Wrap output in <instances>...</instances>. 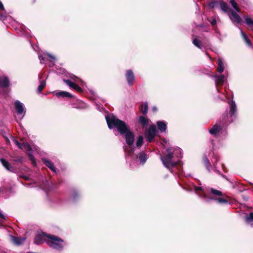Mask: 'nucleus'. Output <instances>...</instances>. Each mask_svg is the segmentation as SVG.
<instances>
[{
  "mask_svg": "<svg viewBox=\"0 0 253 253\" xmlns=\"http://www.w3.org/2000/svg\"><path fill=\"white\" fill-rule=\"evenodd\" d=\"M105 119L110 129L115 127L121 134L125 135L127 144V146L124 147L126 156H131L134 150L133 147L134 136L133 133L130 131L128 126L124 122L118 119L111 114L106 115Z\"/></svg>",
  "mask_w": 253,
  "mask_h": 253,
  "instance_id": "obj_1",
  "label": "nucleus"
},
{
  "mask_svg": "<svg viewBox=\"0 0 253 253\" xmlns=\"http://www.w3.org/2000/svg\"><path fill=\"white\" fill-rule=\"evenodd\" d=\"M182 150L178 147L168 148L165 154V157L161 156V159L165 167L170 169L171 168L176 165L181 166V162L179 160L174 161L175 157L181 158L182 157Z\"/></svg>",
  "mask_w": 253,
  "mask_h": 253,
  "instance_id": "obj_2",
  "label": "nucleus"
},
{
  "mask_svg": "<svg viewBox=\"0 0 253 253\" xmlns=\"http://www.w3.org/2000/svg\"><path fill=\"white\" fill-rule=\"evenodd\" d=\"M47 237L48 238L46 241L47 244L54 249L61 250L65 245L64 241L57 236L49 235Z\"/></svg>",
  "mask_w": 253,
  "mask_h": 253,
  "instance_id": "obj_3",
  "label": "nucleus"
},
{
  "mask_svg": "<svg viewBox=\"0 0 253 253\" xmlns=\"http://www.w3.org/2000/svg\"><path fill=\"white\" fill-rule=\"evenodd\" d=\"M227 118L228 116L224 117L223 118V121L224 123L220 122L216 124L211 129H210V133L214 135H217L222 133L226 129L225 124L227 122Z\"/></svg>",
  "mask_w": 253,
  "mask_h": 253,
  "instance_id": "obj_4",
  "label": "nucleus"
},
{
  "mask_svg": "<svg viewBox=\"0 0 253 253\" xmlns=\"http://www.w3.org/2000/svg\"><path fill=\"white\" fill-rule=\"evenodd\" d=\"M14 106L17 114L22 115L20 118V119L21 120L25 115L26 112L23 103L18 100L14 102Z\"/></svg>",
  "mask_w": 253,
  "mask_h": 253,
  "instance_id": "obj_5",
  "label": "nucleus"
},
{
  "mask_svg": "<svg viewBox=\"0 0 253 253\" xmlns=\"http://www.w3.org/2000/svg\"><path fill=\"white\" fill-rule=\"evenodd\" d=\"M156 129L155 125L150 126L148 130L146 132V137L149 142H151L156 135Z\"/></svg>",
  "mask_w": 253,
  "mask_h": 253,
  "instance_id": "obj_6",
  "label": "nucleus"
},
{
  "mask_svg": "<svg viewBox=\"0 0 253 253\" xmlns=\"http://www.w3.org/2000/svg\"><path fill=\"white\" fill-rule=\"evenodd\" d=\"M46 236V235L43 232L37 233L34 239L35 243L37 245H40L42 244L44 242H46L47 240H46L45 239Z\"/></svg>",
  "mask_w": 253,
  "mask_h": 253,
  "instance_id": "obj_7",
  "label": "nucleus"
},
{
  "mask_svg": "<svg viewBox=\"0 0 253 253\" xmlns=\"http://www.w3.org/2000/svg\"><path fill=\"white\" fill-rule=\"evenodd\" d=\"M230 13L229 14V16L233 22L238 24L242 22V18L237 13L232 10H230Z\"/></svg>",
  "mask_w": 253,
  "mask_h": 253,
  "instance_id": "obj_8",
  "label": "nucleus"
},
{
  "mask_svg": "<svg viewBox=\"0 0 253 253\" xmlns=\"http://www.w3.org/2000/svg\"><path fill=\"white\" fill-rule=\"evenodd\" d=\"M126 77L128 84L129 85H132L135 80L134 75L132 70H127L126 74Z\"/></svg>",
  "mask_w": 253,
  "mask_h": 253,
  "instance_id": "obj_9",
  "label": "nucleus"
},
{
  "mask_svg": "<svg viewBox=\"0 0 253 253\" xmlns=\"http://www.w3.org/2000/svg\"><path fill=\"white\" fill-rule=\"evenodd\" d=\"M215 78V83L216 85H222L225 80H226V77L224 75H216L214 76Z\"/></svg>",
  "mask_w": 253,
  "mask_h": 253,
  "instance_id": "obj_10",
  "label": "nucleus"
},
{
  "mask_svg": "<svg viewBox=\"0 0 253 253\" xmlns=\"http://www.w3.org/2000/svg\"><path fill=\"white\" fill-rule=\"evenodd\" d=\"M230 107L229 114L230 118H232L235 116V113L237 112V107L235 101L232 100L229 102Z\"/></svg>",
  "mask_w": 253,
  "mask_h": 253,
  "instance_id": "obj_11",
  "label": "nucleus"
},
{
  "mask_svg": "<svg viewBox=\"0 0 253 253\" xmlns=\"http://www.w3.org/2000/svg\"><path fill=\"white\" fill-rule=\"evenodd\" d=\"M9 85V81L7 77L2 76L0 78V86L1 87H7Z\"/></svg>",
  "mask_w": 253,
  "mask_h": 253,
  "instance_id": "obj_12",
  "label": "nucleus"
},
{
  "mask_svg": "<svg viewBox=\"0 0 253 253\" xmlns=\"http://www.w3.org/2000/svg\"><path fill=\"white\" fill-rule=\"evenodd\" d=\"M13 142L15 145H16L19 148L21 149H26L28 151L31 150L30 145L27 143H20L18 140L16 139L13 140Z\"/></svg>",
  "mask_w": 253,
  "mask_h": 253,
  "instance_id": "obj_13",
  "label": "nucleus"
},
{
  "mask_svg": "<svg viewBox=\"0 0 253 253\" xmlns=\"http://www.w3.org/2000/svg\"><path fill=\"white\" fill-rule=\"evenodd\" d=\"M157 125L159 130L163 132L166 131L167 129V124L164 121H158L157 122Z\"/></svg>",
  "mask_w": 253,
  "mask_h": 253,
  "instance_id": "obj_14",
  "label": "nucleus"
},
{
  "mask_svg": "<svg viewBox=\"0 0 253 253\" xmlns=\"http://www.w3.org/2000/svg\"><path fill=\"white\" fill-rule=\"evenodd\" d=\"M42 161L45 166L49 168L52 171L54 172L56 171V169L53 164L50 160L46 159H43Z\"/></svg>",
  "mask_w": 253,
  "mask_h": 253,
  "instance_id": "obj_15",
  "label": "nucleus"
},
{
  "mask_svg": "<svg viewBox=\"0 0 253 253\" xmlns=\"http://www.w3.org/2000/svg\"><path fill=\"white\" fill-rule=\"evenodd\" d=\"M0 161L1 162L2 165H3V166L8 171H12V170H13V168L12 167V166H11V165L9 164V163L2 159V158H1L0 159Z\"/></svg>",
  "mask_w": 253,
  "mask_h": 253,
  "instance_id": "obj_16",
  "label": "nucleus"
},
{
  "mask_svg": "<svg viewBox=\"0 0 253 253\" xmlns=\"http://www.w3.org/2000/svg\"><path fill=\"white\" fill-rule=\"evenodd\" d=\"M245 23L247 24L249 28L253 30V20L248 16H244Z\"/></svg>",
  "mask_w": 253,
  "mask_h": 253,
  "instance_id": "obj_17",
  "label": "nucleus"
},
{
  "mask_svg": "<svg viewBox=\"0 0 253 253\" xmlns=\"http://www.w3.org/2000/svg\"><path fill=\"white\" fill-rule=\"evenodd\" d=\"M55 95L57 97H67L71 98V97H73V96L71 94H70V93H69L67 91H64L56 92Z\"/></svg>",
  "mask_w": 253,
  "mask_h": 253,
  "instance_id": "obj_18",
  "label": "nucleus"
},
{
  "mask_svg": "<svg viewBox=\"0 0 253 253\" xmlns=\"http://www.w3.org/2000/svg\"><path fill=\"white\" fill-rule=\"evenodd\" d=\"M12 241L16 245H19L22 244L25 241V239L23 238L15 237L11 236Z\"/></svg>",
  "mask_w": 253,
  "mask_h": 253,
  "instance_id": "obj_19",
  "label": "nucleus"
},
{
  "mask_svg": "<svg viewBox=\"0 0 253 253\" xmlns=\"http://www.w3.org/2000/svg\"><path fill=\"white\" fill-rule=\"evenodd\" d=\"M194 190L195 191L197 192L198 191H201L202 192V194H199V196L200 197H202V198H205V199H208V197L205 192V190L204 189H203L201 187H197V186H195L194 187Z\"/></svg>",
  "mask_w": 253,
  "mask_h": 253,
  "instance_id": "obj_20",
  "label": "nucleus"
},
{
  "mask_svg": "<svg viewBox=\"0 0 253 253\" xmlns=\"http://www.w3.org/2000/svg\"><path fill=\"white\" fill-rule=\"evenodd\" d=\"M217 71L219 73H222L224 70L223 62L221 59L219 58L217 60Z\"/></svg>",
  "mask_w": 253,
  "mask_h": 253,
  "instance_id": "obj_21",
  "label": "nucleus"
},
{
  "mask_svg": "<svg viewBox=\"0 0 253 253\" xmlns=\"http://www.w3.org/2000/svg\"><path fill=\"white\" fill-rule=\"evenodd\" d=\"M241 35L246 44L250 47L252 46V42L248 38L246 34L242 31H241Z\"/></svg>",
  "mask_w": 253,
  "mask_h": 253,
  "instance_id": "obj_22",
  "label": "nucleus"
},
{
  "mask_svg": "<svg viewBox=\"0 0 253 253\" xmlns=\"http://www.w3.org/2000/svg\"><path fill=\"white\" fill-rule=\"evenodd\" d=\"M147 159V156L145 153H144V152H141L140 154L139 157V160L141 163L144 164L146 162Z\"/></svg>",
  "mask_w": 253,
  "mask_h": 253,
  "instance_id": "obj_23",
  "label": "nucleus"
},
{
  "mask_svg": "<svg viewBox=\"0 0 253 253\" xmlns=\"http://www.w3.org/2000/svg\"><path fill=\"white\" fill-rule=\"evenodd\" d=\"M193 44L196 47H198L200 49L202 48V45L201 42L196 37H195L192 42Z\"/></svg>",
  "mask_w": 253,
  "mask_h": 253,
  "instance_id": "obj_24",
  "label": "nucleus"
},
{
  "mask_svg": "<svg viewBox=\"0 0 253 253\" xmlns=\"http://www.w3.org/2000/svg\"><path fill=\"white\" fill-rule=\"evenodd\" d=\"M148 105L147 102L143 103L140 107V110L142 113L146 114L148 112Z\"/></svg>",
  "mask_w": 253,
  "mask_h": 253,
  "instance_id": "obj_25",
  "label": "nucleus"
},
{
  "mask_svg": "<svg viewBox=\"0 0 253 253\" xmlns=\"http://www.w3.org/2000/svg\"><path fill=\"white\" fill-rule=\"evenodd\" d=\"M139 122L144 126H147L149 124V119L144 116H140L139 117Z\"/></svg>",
  "mask_w": 253,
  "mask_h": 253,
  "instance_id": "obj_26",
  "label": "nucleus"
},
{
  "mask_svg": "<svg viewBox=\"0 0 253 253\" xmlns=\"http://www.w3.org/2000/svg\"><path fill=\"white\" fill-rule=\"evenodd\" d=\"M230 3L231 4V5L233 6V7L235 9V10L237 12H240V10L238 6V4L235 1V0H230Z\"/></svg>",
  "mask_w": 253,
  "mask_h": 253,
  "instance_id": "obj_27",
  "label": "nucleus"
},
{
  "mask_svg": "<svg viewBox=\"0 0 253 253\" xmlns=\"http://www.w3.org/2000/svg\"><path fill=\"white\" fill-rule=\"evenodd\" d=\"M143 143V137L142 136H139L136 142V145L137 147H141Z\"/></svg>",
  "mask_w": 253,
  "mask_h": 253,
  "instance_id": "obj_28",
  "label": "nucleus"
},
{
  "mask_svg": "<svg viewBox=\"0 0 253 253\" xmlns=\"http://www.w3.org/2000/svg\"><path fill=\"white\" fill-rule=\"evenodd\" d=\"M209 200H214V199L210 198H209ZM215 200L217 201L218 203H221V204H226L228 202V201L222 198H218L217 199H215Z\"/></svg>",
  "mask_w": 253,
  "mask_h": 253,
  "instance_id": "obj_29",
  "label": "nucleus"
},
{
  "mask_svg": "<svg viewBox=\"0 0 253 253\" xmlns=\"http://www.w3.org/2000/svg\"><path fill=\"white\" fill-rule=\"evenodd\" d=\"M45 82L44 81H40V84L38 86V90L39 92H41L43 88L45 86Z\"/></svg>",
  "mask_w": 253,
  "mask_h": 253,
  "instance_id": "obj_30",
  "label": "nucleus"
},
{
  "mask_svg": "<svg viewBox=\"0 0 253 253\" xmlns=\"http://www.w3.org/2000/svg\"><path fill=\"white\" fill-rule=\"evenodd\" d=\"M211 193L213 195L218 196H220L222 195V193L221 191L217 190L214 189L212 188H211Z\"/></svg>",
  "mask_w": 253,
  "mask_h": 253,
  "instance_id": "obj_31",
  "label": "nucleus"
},
{
  "mask_svg": "<svg viewBox=\"0 0 253 253\" xmlns=\"http://www.w3.org/2000/svg\"><path fill=\"white\" fill-rule=\"evenodd\" d=\"M203 161H204L205 166L207 167V169L210 171V163L209 160H208V159L207 158V157H205L204 158Z\"/></svg>",
  "mask_w": 253,
  "mask_h": 253,
  "instance_id": "obj_32",
  "label": "nucleus"
},
{
  "mask_svg": "<svg viewBox=\"0 0 253 253\" xmlns=\"http://www.w3.org/2000/svg\"><path fill=\"white\" fill-rule=\"evenodd\" d=\"M220 7L221 9L225 12L230 11V9L228 8L227 5L225 3H222L220 4Z\"/></svg>",
  "mask_w": 253,
  "mask_h": 253,
  "instance_id": "obj_33",
  "label": "nucleus"
},
{
  "mask_svg": "<svg viewBox=\"0 0 253 253\" xmlns=\"http://www.w3.org/2000/svg\"><path fill=\"white\" fill-rule=\"evenodd\" d=\"M64 82L70 87L73 88L76 84L69 80H64Z\"/></svg>",
  "mask_w": 253,
  "mask_h": 253,
  "instance_id": "obj_34",
  "label": "nucleus"
},
{
  "mask_svg": "<svg viewBox=\"0 0 253 253\" xmlns=\"http://www.w3.org/2000/svg\"><path fill=\"white\" fill-rule=\"evenodd\" d=\"M253 220V212L250 214L249 215L246 217V222L250 223Z\"/></svg>",
  "mask_w": 253,
  "mask_h": 253,
  "instance_id": "obj_35",
  "label": "nucleus"
},
{
  "mask_svg": "<svg viewBox=\"0 0 253 253\" xmlns=\"http://www.w3.org/2000/svg\"><path fill=\"white\" fill-rule=\"evenodd\" d=\"M74 89L77 90L78 91H81L82 90V88L76 84L74 85V87L73 88Z\"/></svg>",
  "mask_w": 253,
  "mask_h": 253,
  "instance_id": "obj_36",
  "label": "nucleus"
},
{
  "mask_svg": "<svg viewBox=\"0 0 253 253\" xmlns=\"http://www.w3.org/2000/svg\"><path fill=\"white\" fill-rule=\"evenodd\" d=\"M0 10L2 11H4V13H5L4 5L0 0Z\"/></svg>",
  "mask_w": 253,
  "mask_h": 253,
  "instance_id": "obj_37",
  "label": "nucleus"
},
{
  "mask_svg": "<svg viewBox=\"0 0 253 253\" xmlns=\"http://www.w3.org/2000/svg\"><path fill=\"white\" fill-rule=\"evenodd\" d=\"M39 59L40 60L41 63H43L45 61V58L43 57L42 55H40L39 56Z\"/></svg>",
  "mask_w": 253,
  "mask_h": 253,
  "instance_id": "obj_38",
  "label": "nucleus"
},
{
  "mask_svg": "<svg viewBox=\"0 0 253 253\" xmlns=\"http://www.w3.org/2000/svg\"><path fill=\"white\" fill-rule=\"evenodd\" d=\"M6 18V16L4 14H0V20H5Z\"/></svg>",
  "mask_w": 253,
  "mask_h": 253,
  "instance_id": "obj_39",
  "label": "nucleus"
},
{
  "mask_svg": "<svg viewBox=\"0 0 253 253\" xmlns=\"http://www.w3.org/2000/svg\"><path fill=\"white\" fill-rule=\"evenodd\" d=\"M47 55L49 57H50L53 61H55L56 60L55 57L54 56H52L50 54L48 53Z\"/></svg>",
  "mask_w": 253,
  "mask_h": 253,
  "instance_id": "obj_40",
  "label": "nucleus"
},
{
  "mask_svg": "<svg viewBox=\"0 0 253 253\" xmlns=\"http://www.w3.org/2000/svg\"><path fill=\"white\" fill-rule=\"evenodd\" d=\"M214 159H215V160L214 161H212V163H213V164L214 166L215 167L216 164V163H217V162L218 161V159H217V157H215L214 158Z\"/></svg>",
  "mask_w": 253,
  "mask_h": 253,
  "instance_id": "obj_41",
  "label": "nucleus"
},
{
  "mask_svg": "<svg viewBox=\"0 0 253 253\" xmlns=\"http://www.w3.org/2000/svg\"><path fill=\"white\" fill-rule=\"evenodd\" d=\"M215 4V2L212 1L210 3V6L213 7L214 6V5Z\"/></svg>",
  "mask_w": 253,
  "mask_h": 253,
  "instance_id": "obj_42",
  "label": "nucleus"
},
{
  "mask_svg": "<svg viewBox=\"0 0 253 253\" xmlns=\"http://www.w3.org/2000/svg\"><path fill=\"white\" fill-rule=\"evenodd\" d=\"M0 217L2 219H5V216L4 215V214L1 213L0 212Z\"/></svg>",
  "mask_w": 253,
  "mask_h": 253,
  "instance_id": "obj_43",
  "label": "nucleus"
},
{
  "mask_svg": "<svg viewBox=\"0 0 253 253\" xmlns=\"http://www.w3.org/2000/svg\"><path fill=\"white\" fill-rule=\"evenodd\" d=\"M211 23L212 26L215 25L216 24V20L215 19L213 20L212 21H211Z\"/></svg>",
  "mask_w": 253,
  "mask_h": 253,
  "instance_id": "obj_44",
  "label": "nucleus"
},
{
  "mask_svg": "<svg viewBox=\"0 0 253 253\" xmlns=\"http://www.w3.org/2000/svg\"><path fill=\"white\" fill-rule=\"evenodd\" d=\"M152 110H153V111L154 112H156V111H157V108H156V107H155V106H154V107H153V108H152Z\"/></svg>",
  "mask_w": 253,
  "mask_h": 253,
  "instance_id": "obj_45",
  "label": "nucleus"
},
{
  "mask_svg": "<svg viewBox=\"0 0 253 253\" xmlns=\"http://www.w3.org/2000/svg\"><path fill=\"white\" fill-rule=\"evenodd\" d=\"M214 170L215 171H216V172H219L218 170H216V169L215 168H214Z\"/></svg>",
  "mask_w": 253,
  "mask_h": 253,
  "instance_id": "obj_46",
  "label": "nucleus"
},
{
  "mask_svg": "<svg viewBox=\"0 0 253 253\" xmlns=\"http://www.w3.org/2000/svg\"><path fill=\"white\" fill-rule=\"evenodd\" d=\"M232 121H233V120H232V119H231V120L229 121H228V122H229V123H231V122H232Z\"/></svg>",
  "mask_w": 253,
  "mask_h": 253,
  "instance_id": "obj_47",
  "label": "nucleus"
},
{
  "mask_svg": "<svg viewBox=\"0 0 253 253\" xmlns=\"http://www.w3.org/2000/svg\"><path fill=\"white\" fill-rule=\"evenodd\" d=\"M1 191H2V190H1V188L0 187V193L1 192Z\"/></svg>",
  "mask_w": 253,
  "mask_h": 253,
  "instance_id": "obj_48",
  "label": "nucleus"
},
{
  "mask_svg": "<svg viewBox=\"0 0 253 253\" xmlns=\"http://www.w3.org/2000/svg\"><path fill=\"white\" fill-rule=\"evenodd\" d=\"M33 164L34 165H35V162L33 161Z\"/></svg>",
  "mask_w": 253,
  "mask_h": 253,
  "instance_id": "obj_49",
  "label": "nucleus"
}]
</instances>
